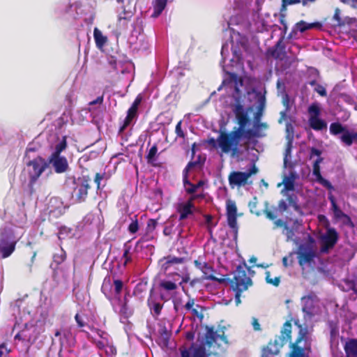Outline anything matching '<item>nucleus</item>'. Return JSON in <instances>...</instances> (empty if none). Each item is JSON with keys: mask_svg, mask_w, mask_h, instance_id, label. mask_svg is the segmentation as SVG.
<instances>
[{"mask_svg": "<svg viewBox=\"0 0 357 357\" xmlns=\"http://www.w3.org/2000/svg\"><path fill=\"white\" fill-rule=\"evenodd\" d=\"M231 109L238 127H234L229 132L220 131L218 135V147L222 153H230L232 157H235L241 153L240 146H241L242 128L250 122V118L248 112L238 99L231 105Z\"/></svg>", "mask_w": 357, "mask_h": 357, "instance_id": "obj_1", "label": "nucleus"}, {"mask_svg": "<svg viewBox=\"0 0 357 357\" xmlns=\"http://www.w3.org/2000/svg\"><path fill=\"white\" fill-rule=\"evenodd\" d=\"M247 271L251 276L255 273V271L251 270L245 262H243V264L237 266L231 279L225 278L227 280L226 282L229 283L231 289L235 293L234 297L236 305L241 303V296L242 293L247 291L253 284L251 278L247 275Z\"/></svg>", "mask_w": 357, "mask_h": 357, "instance_id": "obj_2", "label": "nucleus"}, {"mask_svg": "<svg viewBox=\"0 0 357 357\" xmlns=\"http://www.w3.org/2000/svg\"><path fill=\"white\" fill-rule=\"evenodd\" d=\"M91 178L89 175H82L73 181V197H75L76 202L82 203L86 201L89 190L91 188Z\"/></svg>", "mask_w": 357, "mask_h": 357, "instance_id": "obj_3", "label": "nucleus"}, {"mask_svg": "<svg viewBox=\"0 0 357 357\" xmlns=\"http://www.w3.org/2000/svg\"><path fill=\"white\" fill-rule=\"evenodd\" d=\"M26 165L29 167V185L32 188L47 167V162L42 157L38 156L30 160Z\"/></svg>", "mask_w": 357, "mask_h": 357, "instance_id": "obj_4", "label": "nucleus"}, {"mask_svg": "<svg viewBox=\"0 0 357 357\" xmlns=\"http://www.w3.org/2000/svg\"><path fill=\"white\" fill-rule=\"evenodd\" d=\"M181 357H220L218 353L208 352L203 344L192 343L189 347L181 346Z\"/></svg>", "mask_w": 357, "mask_h": 357, "instance_id": "obj_5", "label": "nucleus"}, {"mask_svg": "<svg viewBox=\"0 0 357 357\" xmlns=\"http://www.w3.org/2000/svg\"><path fill=\"white\" fill-rule=\"evenodd\" d=\"M160 262L161 268L166 275H179L177 271H180L179 266L184 264L185 258L168 255L161 259Z\"/></svg>", "mask_w": 357, "mask_h": 357, "instance_id": "obj_6", "label": "nucleus"}, {"mask_svg": "<svg viewBox=\"0 0 357 357\" xmlns=\"http://www.w3.org/2000/svg\"><path fill=\"white\" fill-rule=\"evenodd\" d=\"M225 327L218 329L215 331L213 326H206V332L205 333V344H202L205 347L207 345L209 348L211 347L214 343H215L218 340L220 342L228 344V340L227 336L225 334ZM197 344V343H195Z\"/></svg>", "mask_w": 357, "mask_h": 357, "instance_id": "obj_7", "label": "nucleus"}, {"mask_svg": "<svg viewBox=\"0 0 357 357\" xmlns=\"http://www.w3.org/2000/svg\"><path fill=\"white\" fill-rule=\"evenodd\" d=\"M194 265L197 269L202 272L204 279L218 282L220 284L226 282L227 280L225 278H219L215 276L213 273H215V271L213 266L207 262L202 261L200 257L194 261Z\"/></svg>", "mask_w": 357, "mask_h": 357, "instance_id": "obj_8", "label": "nucleus"}, {"mask_svg": "<svg viewBox=\"0 0 357 357\" xmlns=\"http://www.w3.org/2000/svg\"><path fill=\"white\" fill-rule=\"evenodd\" d=\"M226 215L229 227L233 230L234 235L238 234L237 207L235 202L228 199L226 202Z\"/></svg>", "mask_w": 357, "mask_h": 357, "instance_id": "obj_9", "label": "nucleus"}, {"mask_svg": "<svg viewBox=\"0 0 357 357\" xmlns=\"http://www.w3.org/2000/svg\"><path fill=\"white\" fill-rule=\"evenodd\" d=\"M201 195H192L188 200L184 203H179L176 206V211L179 213L180 221L187 219L190 215H193L195 205L193 202Z\"/></svg>", "mask_w": 357, "mask_h": 357, "instance_id": "obj_10", "label": "nucleus"}, {"mask_svg": "<svg viewBox=\"0 0 357 357\" xmlns=\"http://www.w3.org/2000/svg\"><path fill=\"white\" fill-rule=\"evenodd\" d=\"M338 240V234L335 229L329 228L326 230V234L321 237V252L327 253L330 249H332Z\"/></svg>", "mask_w": 357, "mask_h": 357, "instance_id": "obj_11", "label": "nucleus"}, {"mask_svg": "<svg viewBox=\"0 0 357 357\" xmlns=\"http://www.w3.org/2000/svg\"><path fill=\"white\" fill-rule=\"evenodd\" d=\"M300 330L298 334V336L294 343L291 344V351L289 354V357H303L304 356V349L303 347H299V343L301 342L302 340H306L307 335V331L306 328L302 327V326H299Z\"/></svg>", "mask_w": 357, "mask_h": 357, "instance_id": "obj_12", "label": "nucleus"}, {"mask_svg": "<svg viewBox=\"0 0 357 357\" xmlns=\"http://www.w3.org/2000/svg\"><path fill=\"white\" fill-rule=\"evenodd\" d=\"M297 254L301 266H303L305 264H310L316 257L315 251L310 245H300Z\"/></svg>", "mask_w": 357, "mask_h": 357, "instance_id": "obj_13", "label": "nucleus"}, {"mask_svg": "<svg viewBox=\"0 0 357 357\" xmlns=\"http://www.w3.org/2000/svg\"><path fill=\"white\" fill-rule=\"evenodd\" d=\"M51 165L56 174H63L69 169L67 158L62 155H51L48 158L47 165Z\"/></svg>", "mask_w": 357, "mask_h": 357, "instance_id": "obj_14", "label": "nucleus"}, {"mask_svg": "<svg viewBox=\"0 0 357 357\" xmlns=\"http://www.w3.org/2000/svg\"><path fill=\"white\" fill-rule=\"evenodd\" d=\"M248 178L245 172L232 171L228 176V181L231 188L245 186L248 183Z\"/></svg>", "mask_w": 357, "mask_h": 357, "instance_id": "obj_15", "label": "nucleus"}, {"mask_svg": "<svg viewBox=\"0 0 357 357\" xmlns=\"http://www.w3.org/2000/svg\"><path fill=\"white\" fill-rule=\"evenodd\" d=\"M328 198L331 204V208L333 210L335 218L337 220H343V222L345 225L354 227V223L351 218L340 208L336 203L335 197L331 193H330Z\"/></svg>", "mask_w": 357, "mask_h": 357, "instance_id": "obj_16", "label": "nucleus"}, {"mask_svg": "<svg viewBox=\"0 0 357 357\" xmlns=\"http://www.w3.org/2000/svg\"><path fill=\"white\" fill-rule=\"evenodd\" d=\"M17 241L10 240L8 236H1L0 238V253L2 258L10 257L15 250Z\"/></svg>", "mask_w": 357, "mask_h": 357, "instance_id": "obj_17", "label": "nucleus"}, {"mask_svg": "<svg viewBox=\"0 0 357 357\" xmlns=\"http://www.w3.org/2000/svg\"><path fill=\"white\" fill-rule=\"evenodd\" d=\"M291 320L287 321L282 326L280 335L278 337V340H275V344L279 345L280 347H283L288 342H290L291 340Z\"/></svg>", "mask_w": 357, "mask_h": 357, "instance_id": "obj_18", "label": "nucleus"}, {"mask_svg": "<svg viewBox=\"0 0 357 357\" xmlns=\"http://www.w3.org/2000/svg\"><path fill=\"white\" fill-rule=\"evenodd\" d=\"M268 52L274 59L283 60L286 57L283 38H280L273 47L268 49Z\"/></svg>", "mask_w": 357, "mask_h": 357, "instance_id": "obj_19", "label": "nucleus"}, {"mask_svg": "<svg viewBox=\"0 0 357 357\" xmlns=\"http://www.w3.org/2000/svg\"><path fill=\"white\" fill-rule=\"evenodd\" d=\"M256 96L257 97V111L254 114V121L258 122L261 121L266 107V97L261 92H257Z\"/></svg>", "mask_w": 357, "mask_h": 357, "instance_id": "obj_20", "label": "nucleus"}, {"mask_svg": "<svg viewBox=\"0 0 357 357\" xmlns=\"http://www.w3.org/2000/svg\"><path fill=\"white\" fill-rule=\"evenodd\" d=\"M154 289H151L149 292V296L147 300V305L151 311H153L154 315L158 317L161 314L163 304L156 302L153 298Z\"/></svg>", "mask_w": 357, "mask_h": 357, "instance_id": "obj_21", "label": "nucleus"}, {"mask_svg": "<svg viewBox=\"0 0 357 357\" xmlns=\"http://www.w3.org/2000/svg\"><path fill=\"white\" fill-rule=\"evenodd\" d=\"M171 335V332L169 331L165 326L160 328L158 344L162 347H168Z\"/></svg>", "mask_w": 357, "mask_h": 357, "instance_id": "obj_22", "label": "nucleus"}, {"mask_svg": "<svg viewBox=\"0 0 357 357\" xmlns=\"http://www.w3.org/2000/svg\"><path fill=\"white\" fill-rule=\"evenodd\" d=\"M138 117V112L128 109L126 117L125 118L122 126L119 128V132H123L127 127H128L133 121H135Z\"/></svg>", "mask_w": 357, "mask_h": 357, "instance_id": "obj_23", "label": "nucleus"}, {"mask_svg": "<svg viewBox=\"0 0 357 357\" xmlns=\"http://www.w3.org/2000/svg\"><path fill=\"white\" fill-rule=\"evenodd\" d=\"M341 142L347 146H351L354 143L357 144V132H344L340 137Z\"/></svg>", "mask_w": 357, "mask_h": 357, "instance_id": "obj_24", "label": "nucleus"}, {"mask_svg": "<svg viewBox=\"0 0 357 357\" xmlns=\"http://www.w3.org/2000/svg\"><path fill=\"white\" fill-rule=\"evenodd\" d=\"M308 123L310 127L316 131H321L327 128V123L319 117L309 119Z\"/></svg>", "mask_w": 357, "mask_h": 357, "instance_id": "obj_25", "label": "nucleus"}, {"mask_svg": "<svg viewBox=\"0 0 357 357\" xmlns=\"http://www.w3.org/2000/svg\"><path fill=\"white\" fill-rule=\"evenodd\" d=\"M347 357H357V339H351L344 346Z\"/></svg>", "mask_w": 357, "mask_h": 357, "instance_id": "obj_26", "label": "nucleus"}, {"mask_svg": "<svg viewBox=\"0 0 357 357\" xmlns=\"http://www.w3.org/2000/svg\"><path fill=\"white\" fill-rule=\"evenodd\" d=\"M321 24L319 22L307 23L303 20H301L296 24L297 31H300L301 33H303L307 30L314 28L319 29L321 27Z\"/></svg>", "mask_w": 357, "mask_h": 357, "instance_id": "obj_27", "label": "nucleus"}, {"mask_svg": "<svg viewBox=\"0 0 357 357\" xmlns=\"http://www.w3.org/2000/svg\"><path fill=\"white\" fill-rule=\"evenodd\" d=\"M178 286L175 281H172L166 279L161 280L158 284V289L160 291L165 292H170L177 289Z\"/></svg>", "mask_w": 357, "mask_h": 357, "instance_id": "obj_28", "label": "nucleus"}, {"mask_svg": "<svg viewBox=\"0 0 357 357\" xmlns=\"http://www.w3.org/2000/svg\"><path fill=\"white\" fill-rule=\"evenodd\" d=\"M167 3V0H155L153 2V12L151 17L155 18L160 15L166 7Z\"/></svg>", "mask_w": 357, "mask_h": 357, "instance_id": "obj_29", "label": "nucleus"}, {"mask_svg": "<svg viewBox=\"0 0 357 357\" xmlns=\"http://www.w3.org/2000/svg\"><path fill=\"white\" fill-rule=\"evenodd\" d=\"M93 37L96 42V45L98 48L102 47L107 43V38L103 36L101 31L97 27L94 29Z\"/></svg>", "mask_w": 357, "mask_h": 357, "instance_id": "obj_30", "label": "nucleus"}, {"mask_svg": "<svg viewBox=\"0 0 357 357\" xmlns=\"http://www.w3.org/2000/svg\"><path fill=\"white\" fill-rule=\"evenodd\" d=\"M132 13L131 11H126L125 9L121 13L119 14L118 21L119 25L126 26L128 22L130 20L132 17Z\"/></svg>", "mask_w": 357, "mask_h": 357, "instance_id": "obj_31", "label": "nucleus"}, {"mask_svg": "<svg viewBox=\"0 0 357 357\" xmlns=\"http://www.w3.org/2000/svg\"><path fill=\"white\" fill-rule=\"evenodd\" d=\"M131 245H128V243H125L123 245V254L122 256V259H123V266H126L128 264L130 263L132 261V255L130 252Z\"/></svg>", "mask_w": 357, "mask_h": 357, "instance_id": "obj_32", "label": "nucleus"}, {"mask_svg": "<svg viewBox=\"0 0 357 357\" xmlns=\"http://www.w3.org/2000/svg\"><path fill=\"white\" fill-rule=\"evenodd\" d=\"M265 275V280L266 283L271 284L274 287H278L280 285L281 280L280 275H275L274 277H272V274L270 271H266Z\"/></svg>", "mask_w": 357, "mask_h": 357, "instance_id": "obj_33", "label": "nucleus"}, {"mask_svg": "<svg viewBox=\"0 0 357 357\" xmlns=\"http://www.w3.org/2000/svg\"><path fill=\"white\" fill-rule=\"evenodd\" d=\"M347 131L346 127L343 126L339 122L332 123L330 125V132L331 135H337L340 133L344 134V132Z\"/></svg>", "mask_w": 357, "mask_h": 357, "instance_id": "obj_34", "label": "nucleus"}, {"mask_svg": "<svg viewBox=\"0 0 357 357\" xmlns=\"http://www.w3.org/2000/svg\"><path fill=\"white\" fill-rule=\"evenodd\" d=\"M67 147V138L63 136L62 139L55 146V149L51 155H61V153Z\"/></svg>", "mask_w": 357, "mask_h": 357, "instance_id": "obj_35", "label": "nucleus"}, {"mask_svg": "<svg viewBox=\"0 0 357 357\" xmlns=\"http://www.w3.org/2000/svg\"><path fill=\"white\" fill-rule=\"evenodd\" d=\"M157 153L158 146L156 144H154L149 150V152L146 156V161L149 164L153 165V162L155 161L156 159Z\"/></svg>", "mask_w": 357, "mask_h": 357, "instance_id": "obj_36", "label": "nucleus"}, {"mask_svg": "<svg viewBox=\"0 0 357 357\" xmlns=\"http://www.w3.org/2000/svg\"><path fill=\"white\" fill-rule=\"evenodd\" d=\"M308 113L310 114L309 119L319 117L321 114V109L317 103L312 104L308 107Z\"/></svg>", "mask_w": 357, "mask_h": 357, "instance_id": "obj_37", "label": "nucleus"}, {"mask_svg": "<svg viewBox=\"0 0 357 357\" xmlns=\"http://www.w3.org/2000/svg\"><path fill=\"white\" fill-rule=\"evenodd\" d=\"M282 183L284 185V190L287 191L293 190L294 189V177L285 176L283 178Z\"/></svg>", "mask_w": 357, "mask_h": 357, "instance_id": "obj_38", "label": "nucleus"}, {"mask_svg": "<svg viewBox=\"0 0 357 357\" xmlns=\"http://www.w3.org/2000/svg\"><path fill=\"white\" fill-rule=\"evenodd\" d=\"M183 184L187 194L191 196L195 195V192L197 190L195 184L191 183L189 179L183 181Z\"/></svg>", "mask_w": 357, "mask_h": 357, "instance_id": "obj_39", "label": "nucleus"}, {"mask_svg": "<svg viewBox=\"0 0 357 357\" xmlns=\"http://www.w3.org/2000/svg\"><path fill=\"white\" fill-rule=\"evenodd\" d=\"M66 259V251L61 248L60 252L56 253L53 256V261L57 265H60Z\"/></svg>", "mask_w": 357, "mask_h": 357, "instance_id": "obj_40", "label": "nucleus"}, {"mask_svg": "<svg viewBox=\"0 0 357 357\" xmlns=\"http://www.w3.org/2000/svg\"><path fill=\"white\" fill-rule=\"evenodd\" d=\"M286 139L287 141H294V127L291 123L287 122L285 126Z\"/></svg>", "mask_w": 357, "mask_h": 357, "instance_id": "obj_41", "label": "nucleus"}, {"mask_svg": "<svg viewBox=\"0 0 357 357\" xmlns=\"http://www.w3.org/2000/svg\"><path fill=\"white\" fill-rule=\"evenodd\" d=\"M316 176V181L320 183L321 185H322L324 187L326 188L328 190H334V187L333 185L331 184V183L326 180V178H324L322 176H321V174H317Z\"/></svg>", "mask_w": 357, "mask_h": 357, "instance_id": "obj_42", "label": "nucleus"}, {"mask_svg": "<svg viewBox=\"0 0 357 357\" xmlns=\"http://www.w3.org/2000/svg\"><path fill=\"white\" fill-rule=\"evenodd\" d=\"M246 126H244L242 128V138H246L248 139H250L253 137H259V134L257 132V130H252V129H248L245 130Z\"/></svg>", "mask_w": 357, "mask_h": 357, "instance_id": "obj_43", "label": "nucleus"}, {"mask_svg": "<svg viewBox=\"0 0 357 357\" xmlns=\"http://www.w3.org/2000/svg\"><path fill=\"white\" fill-rule=\"evenodd\" d=\"M283 105L285 106V110L281 111L280 112V119H278L279 123H282L284 121H285L287 119V112L290 109L289 104V100H283Z\"/></svg>", "mask_w": 357, "mask_h": 357, "instance_id": "obj_44", "label": "nucleus"}, {"mask_svg": "<svg viewBox=\"0 0 357 357\" xmlns=\"http://www.w3.org/2000/svg\"><path fill=\"white\" fill-rule=\"evenodd\" d=\"M294 141H287L284 153V164L286 165L288 162L289 158L291 157V150L293 148Z\"/></svg>", "mask_w": 357, "mask_h": 357, "instance_id": "obj_45", "label": "nucleus"}, {"mask_svg": "<svg viewBox=\"0 0 357 357\" xmlns=\"http://www.w3.org/2000/svg\"><path fill=\"white\" fill-rule=\"evenodd\" d=\"M230 80L235 84V91H238V85H243V81L241 77H238L236 73L229 74Z\"/></svg>", "mask_w": 357, "mask_h": 357, "instance_id": "obj_46", "label": "nucleus"}, {"mask_svg": "<svg viewBox=\"0 0 357 357\" xmlns=\"http://www.w3.org/2000/svg\"><path fill=\"white\" fill-rule=\"evenodd\" d=\"M72 232V229L66 226H62L59 228L58 233V238L59 239L66 238Z\"/></svg>", "mask_w": 357, "mask_h": 357, "instance_id": "obj_47", "label": "nucleus"}, {"mask_svg": "<svg viewBox=\"0 0 357 357\" xmlns=\"http://www.w3.org/2000/svg\"><path fill=\"white\" fill-rule=\"evenodd\" d=\"M139 230V224L137 215L135 216V220L128 226V231L130 234H135Z\"/></svg>", "mask_w": 357, "mask_h": 357, "instance_id": "obj_48", "label": "nucleus"}, {"mask_svg": "<svg viewBox=\"0 0 357 357\" xmlns=\"http://www.w3.org/2000/svg\"><path fill=\"white\" fill-rule=\"evenodd\" d=\"M323 158H317L313 163V175L317 176L321 174L320 163L323 161Z\"/></svg>", "mask_w": 357, "mask_h": 357, "instance_id": "obj_49", "label": "nucleus"}, {"mask_svg": "<svg viewBox=\"0 0 357 357\" xmlns=\"http://www.w3.org/2000/svg\"><path fill=\"white\" fill-rule=\"evenodd\" d=\"M158 221L155 219H149L146 225V233H152L156 228Z\"/></svg>", "mask_w": 357, "mask_h": 357, "instance_id": "obj_50", "label": "nucleus"}, {"mask_svg": "<svg viewBox=\"0 0 357 357\" xmlns=\"http://www.w3.org/2000/svg\"><path fill=\"white\" fill-rule=\"evenodd\" d=\"M114 292L116 295L119 296L122 291L123 284L121 280H114Z\"/></svg>", "mask_w": 357, "mask_h": 357, "instance_id": "obj_51", "label": "nucleus"}, {"mask_svg": "<svg viewBox=\"0 0 357 357\" xmlns=\"http://www.w3.org/2000/svg\"><path fill=\"white\" fill-rule=\"evenodd\" d=\"M142 100V96L141 94H139L135 99L134 102H132V105L129 108L130 109H132L135 112H138V108L139 105L141 104Z\"/></svg>", "mask_w": 357, "mask_h": 357, "instance_id": "obj_52", "label": "nucleus"}, {"mask_svg": "<svg viewBox=\"0 0 357 357\" xmlns=\"http://www.w3.org/2000/svg\"><path fill=\"white\" fill-rule=\"evenodd\" d=\"M182 120L179 121L175 128V132L176 136L180 138L184 139L185 137V134L181 128Z\"/></svg>", "mask_w": 357, "mask_h": 357, "instance_id": "obj_53", "label": "nucleus"}, {"mask_svg": "<svg viewBox=\"0 0 357 357\" xmlns=\"http://www.w3.org/2000/svg\"><path fill=\"white\" fill-rule=\"evenodd\" d=\"M333 20L337 22V25L342 26L344 25V22L340 17V10L339 8H336L333 15Z\"/></svg>", "mask_w": 357, "mask_h": 357, "instance_id": "obj_54", "label": "nucleus"}, {"mask_svg": "<svg viewBox=\"0 0 357 357\" xmlns=\"http://www.w3.org/2000/svg\"><path fill=\"white\" fill-rule=\"evenodd\" d=\"M121 314H123L126 317H128L132 314L131 310L129 309L126 302H125L120 310Z\"/></svg>", "mask_w": 357, "mask_h": 357, "instance_id": "obj_55", "label": "nucleus"}, {"mask_svg": "<svg viewBox=\"0 0 357 357\" xmlns=\"http://www.w3.org/2000/svg\"><path fill=\"white\" fill-rule=\"evenodd\" d=\"M105 174L96 173L94 177V182L96 184V189H100V182L103 179Z\"/></svg>", "mask_w": 357, "mask_h": 357, "instance_id": "obj_56", "label": "nucleus"}, {"mask_svg": "<svg viewBox=\"0 0 357 357\" xmlns=\"http://www.w3.org/2000/svg\"><path fill=\"white\" fill-rule=\"evenodd\" d=\"M301 2V0H282L281 10H285L288 5L298 4Z\"/></svg>", "mask_w": 357, "mask_h": 357, "instance_id": "obj_57", "label": "nucleus"}, {"mask_svg": "<svg viewBox=\"0 0 357 357\" xmlns=\"http://www.w3.org/2000/svg\"><path fill=\"white\" fill-rule=\"evenodd\" d=\"M314 91L319 93L321 96H326L327 92L324 86L321 84H317V86L314 89Z\"/></svg>", "mask_w": 357, "mask_h": 357, "instance_id": "obj_58", "label": "nucleus"}, {"mask_svg": "<svg viewBox=\"0 0 357 357\" xmlns=\"http://www.w3.org/2000/svg\"><path fill=\"white\" fill-rule=\"evenodd\" d=\"M258 168L256 167L255 164L253 163L252 167L245 172V174L247 175V177L249 178L251 176L256 174L258 172Z\"/></svg>", "mask_w": 357, "mask_h": 357, "instance_id": "obj_59", "label": "nucleus"}, {"mask_svg": "<svg viewBox=\"0 0 357 357\" xmlns=\"http://www.w3.org/2000/svg\"><path fill=\"white\" fill-rule=\"evenodd\" d=\"M278 210H279L280 212L283 213V212H284V211H286L287 210V208H288V205H287V202H286V201H285V200H284V199H281V200H280V201H279V202H278Z\"/></svg>", "mask_w": 357, "mask_h": 357, "instance_id": "obj_60", "label": "nucleus"}, {"mask_svg": "<svg viewBox=\"0 0 357 357\" xmlns=\"http://www.w3.org/2000/svg\"><path fill=\"white\" fill-rule=\"evenodd\" d=\"M257 202H250L249 204V206L250 208V212L252 213H255L257 216H259L261 215L260 211L257 210Z\"/></svg>", "mask_w": 357, "mask_h": 357, "instance_id": "obj_61", "label": "nucleus"}, {"mask_svg": "<svg viewBox=\"0 0 357 357\" xmlns=\"http://www.w3.org/2000/svg\"><path fill=\"white\" fill-rule=\"evenodd\" d=\"M321 151L315 147L310 149V158H312L314 156L321 157Z\"/></svg>", "mask_w": 357, "mask_h": 357, "instance_id": "obj_62", "label": "nucleus"}, {"mask_svg": "<svg viewBox=\"0 0 357 357\" xmlns=\"http://www.w3.org/2000/svg\"><path fill=\"white\" fill-rule=\"evenodd\" d=\"M196 308H192L190 310V311L192 312V314L195 316V317H197V318L200 319H202L203 317H204V315L203 314L199 312L197 308L200 307V306L199 305H196Z\"/></svg>", "mask_w": 357, "mask_h": 357, "instance_id": "obj_63", "label": "nucleus"}, {"mask_svg": "<svg viewBox=\"0 0 357 357\" xmlns=\"http://www.w3.org/2000/svg\"><path fill=\"white\" fill-rule=\"evenodd\" d=\"M264 213L266 217L271 220H275L276 218V215L267 208L264 210Z\"/></svg>", "mask_w": 357, "mask_h": 357, "instance_id": "obj_64", "label": "nucleus"}]
</instances>
